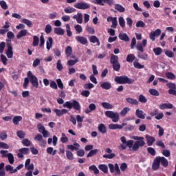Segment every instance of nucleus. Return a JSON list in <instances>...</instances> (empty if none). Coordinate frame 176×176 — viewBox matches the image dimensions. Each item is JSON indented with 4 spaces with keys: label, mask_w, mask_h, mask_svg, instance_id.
Wrapping results in <instances>:
<instances>
[{
    "label": "nucleus",
    "mask_w": 176,
    "mask_h": 176,
    "mask_svg": "<svg viewBox=\"0 0 176 176\" xmlns=\"http://www.w3.org/2000/svg\"><path fill=\"white\" fill-rule=\"evenodd\" d=\"M30 82L32 83L33 87H36V89H38L39 86V82H38V78L32 74V72L28 71L27 73V77L24 78V82H23V88L27 89L28 87V83Z\"/></svg>",
    "instance_id": "nucleus-1"
},
{
    "label": "nucleus",
    "mask_w": 176,
    "mask_h": 176,
    "mask_svg": "<svg viewBox=\"0 0 176 176\" xmlns=\"http://www.w3.org/2000/svg\"><path fill=\"white\" fill-rule=\"evenodd\" d=\"M160 163L163 167H168V160H167L164 157L157 156L153 160L152 169L154 170V171L159 170Z\"/></svg>",
    "instance_id": "nucleus-2"
},
{
    "label": "nucleus",
    "mask_w": 176,
    "mask_h": 176,
    "mask_svg": "<svg viewBox=\"0 0 176 176\" xmlns=\"http://www.w3.org/2000/svg\"><path fill=\"white\" fill-rule=\"evenodd\" d=\"M118 85H133L134 79L129 78L127 76H116L114 78Z\"/></svg>",
    "instance_id": "nucleus-3"
},
{
    "label": "nucleus",
    "mask_w": 176,
    "mask_h": 176,
    "mask_svg": "<svg viewBox=\"0 0 176 176\" xmlns=\"http://www.w3.org/2000/svg\"><path fill=\"white\" fill-rule=\"evenodd\" d=\"M63 108H67L68 109H72L74 108L75 111H80L82 107L80 103L76 100H72V102L67 101L63 104Z\"/></svg>",
    "instance_id": "nucleus-4"
},
{
    "label": "nucleus",
    "mask_w": 176,
    "mask_h": 176,
    "mask_svg": "<svg viewBox=\"0 0 176 176\" xmlns=\"http://www.w3.org/2000/svg\"><path fill=\"white\" fill-rule=\"evenodd\" d=\"M110 64H111L114 71L116 72L120 71V63H119V57L118 56L113 54H111Z\"/></svg>",
    "instance_id": "nucleus-5"
},
{
    "label": "nucleus",
    "mask_w": 176,
    "mask_h": 176,
    "mask_svg": "<svg viewBox=\"0 0 176 176\" xmlns=\"http://www.w3.org/2000/svg\"><path fill=\"white\" fill-rule=\"evenodd\" d=\"M105 115L107 118L112 119V122H113V123H118V122H119V113H114L112 111H105Z\"/></svg>",
    "instance_id": "nucleus-6"
},
{
    "label": "nucleus",
    "mask_w": 176,
    "mask_h": 176,
    "mask_svg": "<svg viewBox=\"0 0 176 176\" xmlns=\"http://www.w3.org/2000/svg\"><path fill=\"white\" fill-rule=\"evenodd\" d=\"M144 138L143 139H140V140H137L136 142H135V143L133 144L132 146V151H133V152H137L138 151V149H140V147H142L145 146V140H144Z\"/></svg>",
    "instance_id": "nucleus-7"
},
{
    "label": "nucleus",
    "mask_w": 176,
    "mask_h": 176,
    "mask_svg": "<svg viewBox=\"0 0 176 176\" xmlns=\"http://www.w3.org/2000/svg\"><path fill=\"white\" fill-rule=\"evenodd\" d=\"M76 9H80L81 10H86V9H90V4L85 3L83 1L78 2L74 5Z\"/></svg>",
    "instance_id": "nucleus-8"
},
{
    "label": "nucleus",
    "mask_w": 176,
    "mask_h": 176,
    "mask_svg": "<svg viewBox=\"0 0 176 176\" xmlns=\"http://www.w3.org/2000/svg\"><path fill=\"white\" fill-rule=\"evenodd\" d=\"M6 54L8 58H13V47H12V41L10 40L7 42V51Z\"/></svg>",
    "instance_id": "nucleus-9"
},
{
    "label": "nucleus",
    "mask_w": 176,
    "mask_h": 176,
    "mask_svg": "<svg viewBox=\"0 0 176 176\" xmlns=\"http://www.w3.org/2000/svg\"><path fill=\"white\" fill-rule=\"evenodd\" d=\"M167 87L169 88L168 93L170 96H175L176 97V85L174 82H168L166 84Z\"/></svg>",
    "instance_id": "nucleus-10"
},
{
    "label": "nucleus",
    "mask_w": 176,
    "mask_h": 176,
    "mask_svg": "<svg viewBox=\"0 0 176 176\" xmlns=\"http://www.w3.org/2000/svg\"><path fill=\"white\" fill-rule=\"evenodd\" d=\"M29 153H30V148L23 147L19 149L17 157H19V159H23V157H24V155H28Z\"/></svg>",
    "instance_id": "nucleus-11"
},
{
    "label": "nucleus",
    "mask_w": 176,
    "mask_h": 176,
    "mask_svg": "<svg viewBox=\"0 0 176 176\" xmlns=\"http://www.w3.org/2000/svg\"><path fill=\"white\" fill-rule=\"evenodd\" d=\"M160 34H162V30L160 29H157L150 33L149 38L153 42H155L156 36H159Z\"/></svg>",
    "instance_id": "nucleus-12"
},
{
    "label": "nucleus",
    "mask_w": 176,
    "mask_h": 176,
    "mask_svg": "<svg viewBox=\"0 0 176 176\" xmlns=\"http://www.w3.org/2000/svg\"><path fill=\"white\" fill-rule=\"evenodd\" d=\"M105 152L107 153H109V154H104L102 155V157L104 159H113V157H115V156H116V155H115V153H112V149L109 148H107L105 149Z\"/></svg>",
    "instance_id": "nucleus-13"
},
{
    "label": "nucleus",
    "mask_w": 176,
    "mask_h": 176,
    "mask_svg": "<svg viewBox=\"0 0 176 176\" xmlns=\"http://www.w3.org/2000/svg\"><path fill=\"white\" fill-rule=\"evenodd\" d=\"M53 111L56 113V116H58V118H60V116H63V115L68 113V110H67V109H54Z\"/></svg>",
    "instance_id": "nucleus-14"
},
{
    "label": "nucleus",
    "mask_w": 176,
    "mask_h": 176,
    "mask_svg": "<svg viewBox=\"0 0 176 176\" xmlns=\"http://www.w3.org/2000/svg\"><path fill=\"white\" fill-rule=\"evenodd\" d=\"M146 141L147 142L148 146H152L153 145V143L155 141H156V139L153 136H151L148 134H146L145 135Z\"/></svg>",
    "instance_id": "nucleus-15"
},
{
    "label": "nucleus",
    "mask_w": 176,
    "mask_h": 176,
    "mask_svg": "<svg viewBox=\"0 0 176 176\" xmlns=\"http://www.w3.org/2000/svg\"><path fill=\"white\" fill-rule=\"evenodd\" d=\"M67 149L74 152V151H79V148H80V145L75 142L73 144H68L67 146Z\"/></svg>",
    "instance_id": "nucleus-16"
},
{
    "label": "nucleus",
    "mask_w": 176,
    "mask_h": 176,
    "mask_svg": "<svg viewBox=\"0 0 176 176\" xmlns=\"http://www.w3.org/2000/svg\"><path fill=\"white\" fill-rule=\"evenodd\" d=\"M124 126H126V124L124 123L122 125H119L118 124H110L109 125V129H110V130H122Z\"/></svg>",
    "instance_id": "nucleus-17"
},
{
    "label": "nucleus",
    "mask_w": 176,
    "mask_h": 176,
    "mask_svg": "<svg viewBox=\"0 0 176 176\" xmlns=\"http://www.w3.org/2000/svg\"><path fill=\"white\" fill-rule=\"evenodd\" d=\"M122 144H126L128 148H133V144H134V140H126V137L122 136L120 138Z\"/></svg>",
    "instance_id": "nucleus-18"
},
{
    "label": "nucleus",
    "mask_w": 176,
    "mask_h": 176,
    "mask_svg": "<svg viewBox=\"0 0 176 176\" xmlns=\"http://www.w3.org/2000/svg\"><path fill=\"white\" fill-rule=\"evenodd\" d=\"M76 40L77 41V42H79V43H80L81 45H87V43H89L87 38L82 36H76Z\"/></svg>",
    "instance_id": "nucleus-19"
},
{
    "label": "nucleus",
    "mask_w": 176,
    "mask_h": 176,
    "mask_svg": "<svg viewBox=\"0 0 176 176\" xmlns=\"http://www.w3.org/2000/svg\"><path fill=\"white\" fill-rule=\"evenodd\" d=\"M174 108V105L171 103H162L160 104V109H173Z\"/></svg>",
    "instance_id": "nucleus-20"
},
{
    "label": "nucleus",
    "mask_w": 176,
    "mask_h": 176,
    "mask_svg": "<svg viewBox=\"0 0 176 176\" xmlns=\"http://www.w3.org/2000/svg\"><path fill=\"white\" fill-rule=\"evenodd\" d=\"M135 116H137V118H139V119H145V116H146V114L144 113V111L138 109L135 111Z\"/></svg>",
    "instance_id": "nucleus-21"
},
{
    "label": "nucleus",
    "mask_w": 176,
    "mask_h": 176,
    "mask_svg": "<svg viewBox=\"0 0 176 176\" xmlns=\"http://www.w3.org/2000/svg\"><path fill=\"white\" fill-rule=\"evenodd\" d=\"M118 38L120 41H123L124 42H129V41H130V38H129V36L126 33H120L118 35Z\"/></svg>",
    "instance_id": "nucleus-22"
},
{
    "label": "nucleus",
    "mask_w": 176,
    "mask_h": 176,
    "mask_svg": "<svg viewBox=\"0 0 176 176\" xmlns=\"http://www.w3.org/2000/svg\"><path fill=\"white\" fill-rule=\"evenodd\" d=\"M89 42L91 43H97V46H100V39H98L96 36H91L89 38Z\"/></svg>",
    "instance_id": "nucleus-23"
},
{
    "label": "nucleus",
    "mask_w": 176,
    "mask_h": 176,
    "mask_svg": "<svg viewBox=\"0 0 176 176\" xmlns=\"http://www.w3.org/2000/svg\"><path fill=\"white\" fill-rule=\"evenodd\" d=\"M97 107L96 106V104L94 103H91L89 105V109H86L85 112V113H90V112L93 111H96Z\"/></svg>",
    "instance_id": "nucleus-24"
},
{
    "label": "nucleus",
    "mask_w": 176,
    "mask_h": 176,
    "mask_svg": "<svg viewBox=\"0 0 176 176\" xmlns=\"http://www.w3.org/2000/svg\"><path fill=\"white\" fill-rule=\"evenodd\" d=\"M28 34V30H22L16 35V39H21L23 36H25Z\"/></svg>",
    "instance_id": "nucleus-25"
},
{
    "label": "nucleus",
    "mask_w": 176,
    "mask_h": 176,
    "mask_svg": "<svg viewBox=\"0 0 176 176\" xmlns=\"http://www.w3.org/2000/svg\"><path fill=\"white\" fill-rule=\"evenodd\" d=\"M100 87L104 90H109L112 87V85L109 82H104L100 85Z\"/></svg>",
    "instance_id": "nucleus-26"
},
{
    "label": "nucleus",
    "mask_w": 176,
    "mask_h": 176,
    "mask_svg": "<svg viewBox=\"0 0 176 176\" xmlns=\"http://www.w3.org/2000/svg\"><path fill=\"white\" fill-rule=\"evenodd\" d=\"M126 101L128 102V104H131V105H138V100L136 99H133L132 98H126Z\"/></svg>",
    "instance_id": "nucleus-27"
},
{
    "label": "nucleus",
    "mask_w": 176,
    "mask_h": 176,
    "mask_svg": "<svg viewBox=\"0 0 176 176\" xmlns=\"http://www.w3.org/2000/svg\"><path fill=\"white\" fill-rule=\"evenodd\" d=\"M54 32L56 35H64V34H65V31L61 28H55L54 29Z\"/></svg>",
    "instance_id": "nucleus-28"
},
{
    "label": "nucleus",
    "mask_w": 176,
    "mask_h": 176,
    "mask_svg": "<svg viewBox=\"0 0 176 176\" xmlns=\"http://www.w3.org/2000/svg\"><path fill=\"white\" fill-rule=\"evenodd\" d=\"M98 131L102 134H105L107 133V126L104 124H100L98 127Z\"/></svg>",
    "instance_id": "nucleus-29"
},
{
    "label": "nucleus",
    "mask_w": 176,
    "mask_h": 176,
    "mask_svg": "<svg viewBox=\"0 0 176 176\" xmlns=\"http://www.w3.org/2000/svg\"><path fill=\"white\" fill-rule=\"evenodd\" d=\"M46 46L47 50H50V49H52V46H53V38H48V41L46 42Z\"/></svg>",
    "instance_id": "nucleus-30"
},
{
    "label": "nucleus",
    "mask_w": 176,
    "mask_h": 176,
    "mask_svg": "<svg viewBox=\"0 0 176 176\" xmlns=\"http://www.w3.org/2000/svg\"><path fill=\"white\" fill-rule=\"evenodd\" d=\"M135 60V56L133 54H129L127 55L126 61L127 63H133Z\"/></svg>",
    "instance_id": "nucleus-31"
},
{
    "label": "nucleus",
    "mask_w": 176,
    "mask_h": 176,
    "mask_svg": "<svg viewBox=\"0 0 176 176\" xmlns=\"http://www.w3.org/2000/svg\"><path fill=\"white\" fill-rule=\"evenodd\" d=\"M115 9L116 10H118V12H120V13H123L125 12L126 9L124 8V7H123L122 5L120 4H116L115 5Z\"/></svg>",
    "instance_id": "nucleus-32"
},
{
    "label": "nucleus",
    "mask_w": 176,
    "mask_h": 176,
    "mask_svg": "<svg viewBox=\"0 0 176 176\" xmlns=\"http://www.w3.org/2000/svg\"><path fill=\"white\" fill-rule=\"evenodd\" d=\"M148 93L151 94V96H155V97H159V96H160L159 91L156 90L155 89H150Z\"/></svg>",
    "instance_id": "nucleus-33"
},
{
    "label": "nucleus",
    "mask_w": 176,
    "mask_h": 176,
    "mask_svg": "<svg viewBox=\"0 0 176 176\" xmlns=\"http://www.w3.org/2000/svg\"><path fill=\"white\" fill-rule=\"evenodd\" d=\"M165 76L167 79H170V80H174L176 79L175 74H174L173 72H166Z\"/></svg>",
    "instance_id": "nucleus-34"
},
{
    "label": "nucleus",
    "mask_w": 176,
    "mask_h": 176,
    "mask_svg": "<svg viewBox=\"0 0 176 176\" xmlns=\"http://www.w3.org/2000/svg\"><path fill=\"white\" fill-rule=\"evenodd\" d=\"M6 171H10V174H14V173H17V169H13V166L7 165L6 166Z\"/></svg>",
    "instance_id": "nucleus-35"
},
{
    "label": "nucleus",
    "mask_w": 176,
    "mask_h": 176,
    "mask_svg": "<svg viewBox=\"0 0 176 176\" xmlns=\"http://www.w3.org/2000/svg\"><path fill=\"white\" fill-rule=\"evenodd\" d=\"M101 105L104 109H112L113 108V106L109 102H102Z\"/></svg>",
    "instance_id": "nucleus-36"
},
{
    "label": "nucleus",
    "mask_w": 176,
    "mask_h": 176,
    "mask_svg": "<svg viewBox=\"0 0 176 176\" xmlns=\"http://www.w3.org/2000/svg\"><path fill=\"white\" fill-rule=\"evenodd\" d=\"M21 120H23V117H21V116H17L13 118L12 119V122L14 123V124H19V122H21Z\"/></svg>",
    "instance_id": "nucleus-37"
},
{
    "label": "nucleus",
    "mask_w": 176,
    "mask_h": 176,
    "mask_svg": "<svg viewBox=\"0 0 176 176\" xmlns=\"http://www.w3.org/2000/svg\"><path fill=\"white\" fill-rule=\"evenodd\" d=\"M99 170H101L104 174H107L108 173V166L105 164H100L98 166Z\"/></svg>",
    "instance_id": "nucleus-38"
},
{
    "label": "nucleus",
    "mask_w": 176,
    "mask_h": 176,
    "mask_svg": "<svg viewBox=\"0 0 176 176\" xmlns=\"http://www.w3.org/2000/svg\"><path fill=\"white\" fill-rule=\"evenodd\" d=\"M66 157L68 160H74V153H72V151L69 150L66 151Z\"/></svg>",
    "instance_id": "nucleus-39"
},
{
    "label": "nucleus",
    "mask_w": 176,
    "mask_h": 176,
    "mask_svg": "<svg viewBox=\"0 0 176 176\" xmlns=\"http://www.w3.org/2000/svg\"><path fill=\"white\" fill-rule=\"evenodd\" d=\"M47 153H48V155H52V156H54V155L57 153V150H54L53 147H48L47 148Z\"/></svg>",
    "instance_id": "nucleus-40"
},
{
    "label": "nucleus",
    "mask_w": 176,
    "mask_h": 176,
    "mask_svg": "<svg viewBox=\"0 0 176 176\" xmlns=\"http://www.w3.org/2000/svg\"><path fill=\"white\" fill-rule=\"evenodd\" d=\"M118 21L121 28H124L126 27V21H124L123 16H120Z\"/></svg>",
    "instance_id": "nucleus-41"
},
{
    "label": "nucleus",
    "mask_w": 176,
    "mask_h": 176,
    "mask_svg": "<svg viewBox=\"0 0 176 176\" xmlns=\"http://www.w3.org/2000/svg\"><path fill=\"white\" fill-rule=\"evenodd\" d=\"M98 149L91 150L87 155V157H93V156L97 155Z\"/></svg>",
    "instance_id": "nucleus-42"
},
{
    "label": "nucleus",
    "mask_w": 176,
    "mask_h": 176,
    "mask_svg": "<svg viewBox=\"0 0 176 176\" xmlns=\"http://www.w3.org/2000/svg\"><path fill=\"white\" fill-rule=\"evenodd\" d=\"M89 170H90V171L94 172L95 174H100V170H98V168H97V166H96V165L90 166L89 167Z\"/></svg>",
    "instance_id": "nucleus-43"
},
{
    "label": "nucleus",
    "mask_w": 176,
    "mask_h": 176,
    "mask_svg": "<svg viewBox=\"0 0 176 176\" xmlns=\"http://www.w3.org/2000/svg\"><path fill=\"white\" fill-rule=\"evenodd\" d=\"M130 112V108L129 107H124L120 112V116H124L125 115H127V113Z\"/></svg>",
    "instance_id": "nucleus-44"
},
{
    "label": "nucleus",
    "mask_w": 176,
    "mask_h": 176,
    "mask_svg": "<svg viewBox=\"0 0 176 176\" xmlns=\"http://www.w3.org/2000/svg\"><path fill=\"white\" fill-rule=\"evenodd\" d=\"M8 159L10 164H13L14 163V156L12 153H8Z\"/></svg>",
    "instance_id": "nucleus-45"
},
{
    "label": "nucleus",
    "mask_w": 176,
    "mask_h": 176,
    "mask_svg": "<svg viewBox=\"0 0 176 176\" xmlns=\"http://www.w3.org/2000/svg\"><path fill=\"white\" fill-rule=\"evenodd\" d=\"M21 23H23V24H25L29 28L32 27V22L27 19H23Z\"/></svg>",
    "instance_id": "nucleus-46"
},
{
    "label": "nucleus",
    "mask_w": 176,
    "mask_h": 176,
    "mask_svg": "<svg viewBox=\"0 0 176 176\" xmlns=\"http://www.w3.org/2000/svg\"><path fill=\"white\" fill-rule=\"evenodd\" d=\"M39 45V38L36 36H33V43H32V46L34 47L38 46Z\"/></svg>",
    "instance_id": "nucleus-47"
},
{
    "label": "nucleus",
    "mask_w": 176,
    "mask_h": 176,
    "mask_svg": "<svg viewBox=\"0 0 176 176\" xmlns=\"http://www.w3.org/2000/svg\"><path fill=\"white\" fill-rule=\"evenodd\" d=\"M147 152H148V153L151 155V156H155V155H156V150H155V148H153L152 147L147 148Z\"/></svg>",
    "instance_id": "nucleus-48"
},
{
    "label": "nucleus",
    "mask_w": 176,
    "mask_h": 176,
    "mask_svg": "<svg viewBox=\"0 0 176 176\" xmlns=\"http://www.w3.org/2000/svg\"><path fill=\"white\" fill-rule=\"evenodd\" d=\"M72 53V47L71 46H67L65 49V54L67 57H69Z\"/></svg>",
    "instance_id": "nucleus-49"
},
{
    "label": "nucleus",
    "mask_w": 176,
    "mask_h": 176,
    "mask_svg": "<svg viewBox=\"0 0 176 176\" xmlns=\"http://www.w3.org/2000/svg\"><path fill=\"white\" fill-rule=\"evenodd\" d=\"M76 21L77 23H78V24H82V23L83 22V16L82 15V14H77Z\"/></svg>",
    "instance_id": "nucleus-50"
},
{
    "label": "nucleus",
    "mask_w": 176,
    "mask_h": 176,
    "mask_svg": "<svg viewBox=\"0 0 176 176\" xmlns=\"http://www.w3.org/2000/svg\"><path fill=\"white\" fill-rule=\"evenodd\" d=\"M16 135L17 137H19V138H21V140H23V138L25 137V132L23 131H18L16 132Z\"/></svg>",
    "instance_id": "nucleus-51"
},
{
    "label": "nucleus",
    "mask_w": 176,
    "mask_h": 176,
    "mask_svg": "<svg viewBox=\"0 0 176 176\" xmlns=\"http://www.w3.org/2000/svg\"><path fill=\"white\" fill-rule=\"evenodd\" d=\"M94 85H93L91 82H89L84 85V89L85 90H91V89H94Z\"/></svg>",
    "instance_id": "nucleus-52"
},
{
    "label": "nucleus",
    "mask_w": 176,
    "mask_h": 176,
    "mask_svg": "<svg viewBox=\"0 0 176 176\" xmlns=\"http://www.w3.org/2000/svg\"><path fill=\"white\" fill-rule=\"evenodd\" d=\"M153 52H154L155 56H160V54H162L163 51H162V48L156 47V48L153 49Z\"/></svg>",
    "instance_id": "nucleus-53"
},
{
    "label": "nucleus",
    "mask_w": 176,
    "mask_h": 176,
    "mask_svg": "<svg viewBox=\"0 0 176 176\" xmlns=\"http://www.w3.org/2000/svg\"><path fill=\"white\" fill-rule=\"evenodd\" d=\"M0 6L1 8L3 9V10H6L8 8V4L6 3V1L3 0L0 1Z\"/></svg>",
    "instance_id": "nucleus-54"
},
{
    "label": "nucleus",
    "mask_w": 176,
    "mask_h": 176,
    "mask_svg": "<svg viewBox=\"0 0 176 176\" xmlns=\"http://www.w3.org/2000/svg\"><path fill=\"white\" fill-rule=\"evenodd\" d=\"M65 13H74V12H76V9L69 7V8H66L64 10Z\"/></svg>",
    "instance_id": "nucleus-55"
},
{
    "label": "nucleus",
    "mask_w": 176,
    "mask_h": 176,
    "mask_svg": "<svg viewBox=\"0 0 176 176\" xmlns=\"http://www.w3.org/2000/svg\"><path fill=\"white\" fill-rule=\"evenodd\" d=\"M22 144L24 146H30L31 141H30V140H28V138L23 139L22 140Z\"/></svg>",
    "instance_id": "nucleus-56"
},
{
    "label": "nucleus",
    "mask_w": 176,
    "mask_h": 176,
    "mask_svg": "<svg viewBox=\"0 0 176 176\" xmlns=\"http://www.w3.org/2000/svg\"><path fill=\"white\" fill-rule=\"evenodd\" d=\"M136 27L137 28H144V27H145V23L142 21H138L136 23Z\"/></svg>",
    "instance_id": "nucleus-57"
},
{
    "label": "nucleus",
    "mask_w": 176,
    "mask_h": 176,
    "mask_svg": "<svg viewBox=\"0 0 176 176\" xmlns=\"http://www.w3.org/2000/svg\"><path fill=\"white\" fill-rule=\"evenodd\" d=\"M37 129L38 130V132L41 133V134L46 130L45 129V126L42 124H38L37 125Z\"/></svg>",
    "instance_id": "nucleus-58"
},
{
    "label": "nucleus",
    "mask_w": 176,
    "mask_h": 176,
    "mask_svg": "<svg viewBox=\"0 0 176 176\" xmlns=\"http://www.w3.org/2000/svg\"><path fill=\"white\" fill-rule=\"evenodd\" d=\"M74 28H75L77 34H80L83 31V29L82 28V26L80 25H75Z\"/></svg>",
    "instance_id": "nucleus-59"
},
{
    "label": "nucleus",
    "mask_w": 176,
    "mask_h": 176,
    "mask_svg": "<svg viewBox=\"0 0 176 176\" xmlns=\"http://www.w3.org/2000/svg\"><path fill=\"white\" fill-rule=\"evenodd\" d=\"M0 153L1 154V157L3 158L8 157V156H9V151L6 150L0 151Z\"/></svg>",
    "instance_id": "nucleus-60"
},
{
    "label": "nucleus",
    "mask_w": 176,
    "mask_h": 176,
    "mask_svg": "<svg viewBox=\"0 0 176 176\" xmlns=\"http://www.w3.org/2000/svg\"><path fill=\"white\" fill-rule=\"evenodd\" d=\"M139 101L140 102H142V104H145V102H147L148 99L144 95H140L139 96Z\"/></svg>",
    "instance_id": "nucleus-61"
},
{
    "label": "nucleus",
    "mask_w": 176,
    "mask_h": 176,
    "mask_svg": "<svg viewBox=\"0 0 176 176\" xmlns=\"http://www.w3.org/2000/svg\"><path fill=\"white\" fill-rule=\"evenodd\" d=\"M63 65L61 64V60H58L56 63V69L58 71H63Z\"/></svg>",
    "instance_id": "nucleus-62"
},
{
    "label": "nucleus",
    "mask_w": 176,
    "mask_h": 176,
    "mask_svg": "<svg viewBox=\"0 0 176 176\" xmlns=\"http://www.w3.org/2000/svg\"><path fill=\"white\" fill-rule=\"evenodd\" d=\"M133 66L135 67V68H137L138 69H142V68H144V65H141L138 62H134Z\"/></svg>",
    "instance_id": "nucleus-63"
},
{
    "label": "nucleus",
    "mask_w": 176,
    "mask_h": 176,
    "mask_svg": "<svg viewBox=\"0 0 176 176\" xmlns=\"http://www.w3.org/2000/svg\"><path fill=\"white\" fill-rule=\"evenodd\" d=\"M80 95L82 96V97H89V96H90V91L89 90H84L81 92Z\"/></svg>",
    "instance_id": "nucleus-64"
}]
</instances>
